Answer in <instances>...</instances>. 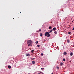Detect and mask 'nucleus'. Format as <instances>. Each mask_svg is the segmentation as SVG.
<instances>
[{"instance_id": "obj_1", "label": "nucleus", "mask_w": 74, "mask_h": 74, "mask_svg": "<svg viewBox=\"0 0 74 74\" xmlns=\"http://www.w3.org/2000/svg\"><path fill=\"white\" fill-rule=\"evenodd\" d=\"M27 43L28 44V46H32V41L31 40H29L27 41Z\"/></svg>"}, {"instance_id": "obj_2", "label": "nucleus", "mask_w": 74, "mask_h": 74, "mask_svg": "<svg viewBox=\"0 0 74 74\" xmlns=\"http://www.w3.org/2000/svg\"><path fill=\"white\" fill-rule=\"evenodd\" d=\"M49 34V32H46L45 35V37H46V36H48V34Z\"/></svg>"}, {"instance_id": "obj_3", "label": "nucleus", "mask_w": 74, "mask_h": 74, "mask_svg": "<svg viewBox=\"0 0 74 74\" xmlns=\"http://www.w3.org/2000/svg\"><path fill=\"white\" fill-rule=\"evenodd\" d=\"M53 30L54 31H55L56 30V27H54L53 28Z\"/></svg>"}, {"instance_id": "obj_4", "label": "nucleus", "mask_w": 74, "mask_h": 74, "mask_svg": "<svg viewBox=\"0 0 74 74\" xmlns=\"http://www.w3.org/2000/svg\"><path fill=\"white\" fill-rule=\"evenodd\" d=\"M26 56H30V54H26Z\"/></svg>"}, {"instance_id": "obj_5", "label": "nucleus", "mask_w": 74, "mask_h": 74, "mask_svg": "<svg viewBox=\"0 0 74 74\" xmlns=\"http://www.w3.org/2000/svg\"><path fill=\"white\" fill-rule=\"evenodd\" d=\"M34 52V50H32L31 51V52H32V53H33V52Z\"/></svg>"}, {"instance_id": "obj_6", "label": "nucleus", "mask_w": 74, "mask_h": 74, "mask_svg": "<svg viewBox=\"0 0 74 74\" xmlns=\"http://www.w3.org/2000/svg\"><path fill=\"white\" fill-rule=\"evenodd\" d=\"M32 63L33 64H35V61H32Z\"/></svg>"}, {"instance_id": "obj_7", "label": "nucleus", "mask_w": 74, "mask_h": 74, "mask_svg": "<svg viewBox=\"0 0 74 74\" xmlns=\"http://www.w3.org/2000/svg\"><path fill=\"white\" fill-rule=\"evenodd\" d=\"M52 29V27H51V26H50L49 27V29Z\"/></svg>"}, {"instance_id": "obj_8", "label": "nucleus", "mask_w": 74, "mask_h": 74, "mask_svg": "<svg viewBox=\"0 0 74 74\" xmlns=\"http://www.w3.org/2000/svg\"><path fill=\"white\" fill-rule=\"evenodd\" d=\"M8 68H9V69H10V68H11V66L9 65L8 66Z\"/></svg>"}, {"instance_id": "obj_9", "label": "nucleus", "mask_w": 74, "mask_h": 74, "mask_svg": "<svg viewBox=\"0 0 74 74\" xmlns=\"http://www.w3.org/2000/svg\"><path fill=\"white\" fill-rule=\"evenodd\" d=\"M67 42L68 43H69V42H70V40H69L67 39Z\"/></svg>"}, {"instance_id": "obj_10", "label": "nucleus", "mask_w": 74, "mask_h": 74, "mask_svg": "<svg viewBox=\"0 0 74 74\" xmlns=\"http://www.w3.org/2000/svg\"><path fill=\"white\" fill-rule=\"evenodd\" d=\"M73 53L72 52H71L70 53V55H71V56H73Z\"/></svg>"}, {"instance_id": "obj_11", "label": "nucleus", "mask_w": 74, "mask_h": 74, "mask_svg": "<svg viewBox=\"0 0 74 74\" xmlns=\"http://www.w3.org/2000/svg\"><path fill=\"white\" fill-rule=\"evenodd\" d=\"M47 36H48L47 37H49L50 36V34H49H49H48Z\"/></svg>"}, {"instance_id": "obj_12", "label": "nucleus", "mask_w": 74, "mask_h": 74, "mask_svg": "<svg viewBox=\"0 0 74 74\" xmlns=\"http://www.w3.org/2000/svg\"><path fill=\"white\" fill-rule=\"evenodd\" d=\"M60 64L61 66H62V65H63V63L61 62Z\"/></svg>"}, {"instance_id": "obj_13", "label": "nucleus", "mask_w": 74, "mask_h": 74, "mask_svg": "<svg viewBox=\"0 0 74 74\" xmlns=\"http://www.w3.org/2000/svg\"><path fill=\"white\" fill-rule=\"evenodd\" d=\"M54 33L55 34H57V32H56V31H55Z\"/></svg>"}, {"instance_id": "obj_14", "label": "nucleus", "mask_w": 74, "mask_h": 74, "mask_svg": "<svg viewBox=\"0 0 74 74\" xmlns=\"http://www.w3.org/2000/svg\"><path fill=\"white\" fill-rule=\"evenodd\" d=\"M64 55H66V54H67V53L66 52H64Z\"/></svg>"}, {"instance_id": "obj_15", "label": "nucleus", "mask_w": 74, "mask_h": 74, "mask_svg": "<svg viewBox=\"0 0 74 74\" xmlns=\"http://www.w3.org/2000/svg\"><path fill=\"white\" fill-rule=\"evenodd\" d=\"M42 36V33H40V36H41H41Z\"/></svg>"}, {"instance_id": "obj_16", "label": "nucleus", "mask_w": 74, "mask_h": 74, "mask_svg": "<svg viewBox=\"0 0 74 74\" xmlns=\"http://www.w3.org/2000/svg\"><path fill=\"white\" fill-rule=\"evenodd\" d=\"M37 46L38 47H40V45H37Z\"/></svg>"}, {"instance_id": "obj_17", "label": "nucleus", "mask_w": 74, "mask_h": 74, "mask_svg": "<svg viewBox=\"0 0 74 74\" xmlns=\"http://www.w3.org/2000/svg\"><path fill=\"white\" fill-rule=\"evenodd\" d=\"M71 34V32H68L69 34Z\"/></svg>"}, {"instance_id": "obj_18", "label": "nucleus", "mask_w": 74, "mask_h": 74, "mask_svg": "<svg viewBox=\"0 0 74 74\" xmlns=\"http://www.w3.org/2000/svg\"><path fill=\"white\" fill-rule=\"evenodd\" d=\"M38 41H36V44H38Z\"/></svg>"}, {"instance_id": "obj_19", "label": "nucleus", "mask_w": 74, "mask_h": 74, "mask_svg": "<svg viewBox=\"0 0 74 74\" xmlns=\"http://www.w3.org/2000/svg\"><path fill=\"white\" fill-rule=\"evenodd\" d=\"M52 31H53V29H51L50 30V32H52Z\"/></svg>"}, {"instance_id": "obj_20", "label": "nucleus", "mask_w": 74, "mask_h": 74, "mask_svg": "<svg viewBox=\"0 0 74 74\" xmlns=\"http://www.w3.org/2000/svg\"><path fill=\"white\" fill-rule=\"evenodd\" d=\"M41 70H44V68H41Z\"/></svg>"}, {"instance_id": "obj_21", "label": "nucleus", "mask_w": 74, "mask_h": 74, "mask_svg": "<svg viewBox=\"0 0 74 74\" xmlns=\"http://www.w3.org/2000/svg\"><path fill=\"white\" fill-rule=\"evenodd\" d=\"M41 56H43V53H41Z\"/></svg>"}, {"instance_id": "obj_22", "label": "nucleus", "mask_w": 74, "mask_h": 74, "mask_svg": "<svg viewBox=\"0 0 74 74\" xmlns=\"http://www.w3.org/2000/svg\"><path fill=\"white\" fill-rule=\"evenodd\" d=\"M63 61H65L66 60H65V59L64 58L63 59Z\"/></svg>"}, {"instance_id": "obj_23", "label": "nucleus", "mask_w": 74, "mask_h": 74, "mask_svg": "<svg viewBox=\"0 0 74 74\" xmlns=\"http://www.w3.org/2000/svg\"><path fill=\"white\" fill-rule=\"evenodd\" d=\"M57 69H59V67H57Z\"/></svg>"}, {"instance_id": "obj_24", "label": "nucleus", "mask_w": 74, "mask_h": 74, "mask_svg": "<svg viewBox=\"0 0 74 74\" xmlns=\"http://www.w3.org/2000/svg\"><path fill=\"white\" fill-rule=\"evenodd\" d=\"M73 30H74V27H73V28L72 29Z\"/></svg>"}, {"instance_id": "obj_25", "label": "nucleus", "mask_w": 74, "mask_h": 74, "mask_svg": "<svg viewBox=\"0 0 74 74\" xmlns=\"http://www.w3.org/2000/svg\"><path fill=\"white\" fill-rule=\"evenodd\" d=\"M39 31H40V32L41 31V29H39Z\"/></svg>"}, {"instance_id": "obj_26", "label": "nucleus", "mask_w": 74, "mask_h": 74, "mask_svg": "<svg viewBox=\"0 0 74 74\" xmlns=\"http://www.w3.org/2000/svg\"><path fill=\"white\" fill-rule=\"evenodd\" d=\"M49 33H51V32L50 31L49 32Z\"/></svg>"}, {"instance_id": "obj_27", "label": "nucleus", "mask_w": 74, "mask_h": 74, "mask_svg": "<svg viewBox=\"0 0 74 74\" xmlns=\"http://www.w3.org/2000/svg\"><path fill=\"white\" fill-rule=\"evenodd\" d=\"M40 73H42L41 72H40Z\"/></svg>"}, {"instance_id": "obj_28", "label": "nucleus", "mask_w": 74, "mask_h": 74, "mask_svg": "<svg viewBox=\"0 0 74 74\" xmlns=\"http://www.w3.org/2000/svg\"><path fill=\"white\" fill-rule=\"evenodd\" d=\"M51 74H53V73H51Z\"/></svg>"}, {"instance_id": "obj_29", "label": "nucleus", "mask_w": 74, "mask_h": 74, "mask_svg": "<svg viewBox=\"0 0 74 74\" xmlns=\"http://www.w3.org/2000/svg\"><path fill=\"white\" fill-rule=\"evenodd\" d=\"M38 74H40V73H38Z\"/></svg>"}, {"instance_id": "obj_30", "label": "nucleus", "mask_w": 74, "mask_h": 74, "mask_svg": "<svg viewBox=\"0 0 74 74\" xmlns=\"http://www.w3.org/2000/svg\"><path fill=\"white\" fill-rule=\"evenodd\" d=\"M20 12V13H21V12Z\"/></svg>"}]
</instances>
